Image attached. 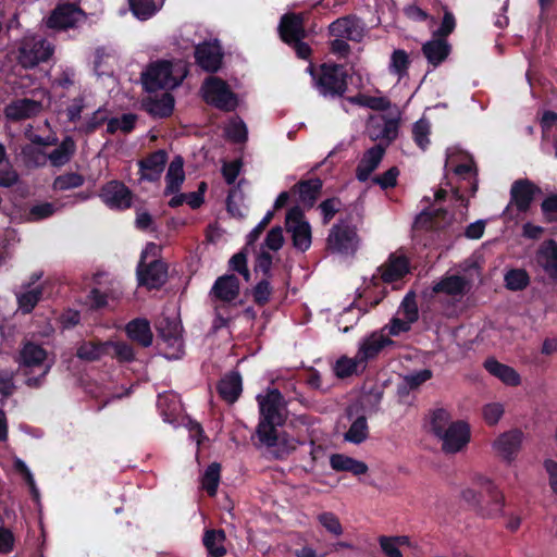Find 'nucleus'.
Instances as JSON below:
<instances>
[{
    "label": "nucleus",
    "instance_id": "53",
    "mask_svg": "<svg viewBox=\"0 0 557 557\" xmlns=\"http://www.w3.org/2000/svg\"><path fill=\"white\" fill-rule=\"evenodd\" d=\"M157 406L162 414L166 417L175 416L181 409L177 396L172 393L160 394L158 396Z\"/></svg>",
    "mask_w": 557,
    "mask_h": 557
},
{
    "label": "nucleus",
    "instance_id": "3",
    "mask_svg": "<svg viewBox=\"0 0 557 557\" xmlns=\"http://www.w3.org/2000/svg\"><path fill=\"white\" fill-rule=\"evenodd\" d=\"M53 51V46L44 37L26 34L20 41L16 58L24 69H33L39 63L48 61Z\"/></svg>",
    "mask_w": 557,
    "mask_h": 557
},
{
    "label": "nucleus",
    "instance_id": "2",
    "mask_svg": "<svg viewBox=\"0 0 557 557\" xmlns=\"http://www.w3.org/2000/svg\"><path fill=\"white\" fill-rule=\"evenodd\" d=\"M187 71L181 62L159 61L152 63L143 74L141 81L148 92L159 89H173L177 87Z\"/></svg>",
    "mask_w": 557,
    "mask_h": 557
},
{
    "label": "nucleus",
    "instance_id": "17",
    "mask_svg": "<svg viewBox=\"0 0 557 557\" xmlns=\"http://www.w3.org/2000/svg\"><path fill=\"white\" fill-rule=\"evenodd\" d=\"M137 276L140 285L148 288H158L163 285L168 277V269L164 262L154 259L147 263L139 262Z\"/></svg>",
    "mask_w": 557,
    "mask_h": 557
},
{
    "label": "nucleus",
    "instance_id": "50",
    "mask_svg": "<svg viewBox=\"0 0 557 557\" xmlns=\"http://www.w3.org/2000/svg\"><path fill=\"white\" fill-rule=\"evenodd\" d=\"M225 134L234 143H244L247 140L248 131L244 121L235 116L226 124Z\"/></svg>",
    "mask_w": 557,
    "mask_h": 557
},
{
    "label": "nucleus",
    "instance_id": "35",
    "mask_svg": "<svg viewBox=\"0 0 557 557\" xmlns=\"http://www.w3.org/2000/svg\"><path fill=\"white\" fill-rule=\"evenodd\" d=\"M220 396L232 404L242 393V377L237 372H231L221 379L218 385Z\"/></svg>",
    "mask_w": 557,
    "mask_h": 557
},
{
    "label": "nucleus",
    "instance_id": "24",
    "mask_svg": "<svg viewBox=\"0 0 557 557\" xmlns=\"http://www.w3.org/2000/svg\"><path fill=\"white\" fill-rule=\"evenodd\" d=\"M385 154V147L381 144L375 145L364 151L357 169L356 177L360 182H366L371 174L377 169Z\"/></svg>",
    "mask_w": 557,
    "mask_h": 557
},
{
    "label": "nucleus",
    "instance_id": "42",
    "mask_svg": "<svg viewBox=\"0 0 557 557\" xmlns=\"http://www.w3.org/2000/svg\"><path fill=\"white\" fill-rule=\"evenodd\" d=\"M164 0H129L132 12L139 20H148L163 5Z\"/></svg>",
    "mask_w": 557,
    "mask_h": 557
},
{
    "label": "nucleus",
    "instance_id": "20",
    "mask_svg": "<svg viewBox=\"0 0 557 557\" xmlns=\"http://www.w3.org/2000/svg\"><path fill=\"white\" fill-rule=\"evenodd\" d=\"M393 344L394 342L383 333V330L376 331L360 341L357 354L367 366L368 362L376 358L386 346Z\"/></svg>",
    "mask_w": 557,
    "mask_h": 557
},
{
    "label": "nucleus",
    "instance_id": "19",
    "mask_svg": "<svg viewBox=\"0 0 557 557\" xmlns=\"http://www.w3.org/2000/svg\"><path fill=\"white\" fill-rule=\"evenodd\" d=\"M329 30L333 37H342L356 42L361 41L366 34L363 23L355 16L337 18L330 24Z\"/></svg>",
    "mask_w": 557,
    "mask_h": 557
},
{
    "label": "nucleus",
    "instance_id": "28",
    "mask_svg": "<svg viewBox=\"0 0 557 557\" xmlns=\"http://www.w3.org/2000/svg\"><path fill=\"white\" fill-rule=\"evenodd\" d=\"M210 294L216 300L231 302L239 295V281L233 274L220 276L214 282Z\"/></svg>",
    "mask_w": 557,
    "mask_h": 557
},
{
    "label": "nucleus",
    "instance_id": "27",
    "mask_svg": "<svg viewBox=\"0 0 557 557\" xmlns=\"http://www.w3.org/2000/svg\"><path fill=\"white\" fill-rule=\"evenodd\" d=\"M535 262L552 278L557 277V244L549 239L542 243L535 255Z\"/></svg>",
    "mask_w": 557,
    "mask_h": 557
},
{
    "label": "nucleus",
    "instance_id": "4",
    "mask_svg": "<svg viewBox=\"0 0 557 557\" xmlns=\"http://www.w3.org/2000/svg\"><path fill=\"white\" fill-rule=\"evenodd\" d=\"M201 94L208 104L219 110L231 112L238 107L237 95L218 76H209L203 81Z\"/></svg>",
    "mask_w": 557,
    "mask_h": 557
},
{
    "label": "nucleus",
    "instance_id": "61",
    "mask_svg": "<svg viewBox=\"0 0 557 557\" xmlns=\"http://www.w3.org/2000/svg\"><path fill=\"white\" fill-rule=\"evenodd\" d=\"M13 467L17 472H20L23 475L24 480L26 481L30 488L33 496L37 498L39 495L38 488L36 487L34 476L29 471L28 467L26 466V463L21 458L14 457Z\"/></svg>",
    "mask_w": 557,
    "mask_h": 557
},
{
    "label": "nucleus",
    "instance_id": "44",
    "mask_svg": "<svg viewBox=\"0 0 557 557\" xmlns=\"http://www.w3.org/2000/svg\"><path fill=\"white\" fill-rule=\"evenodd\" d=\"M410 60L408 53L403 49H396L393 51L389 63L388 72L395 75L398 81L403 79L408 74Z\"/></svg>",
    "mask_w": 557,
    "mask_h": 557
},
{
    "label": "nucleus",
    "instance_id": "23",
    "mask_svg": "<svg viewBox=\"0 0 557 557\" xmlns=\"http://www.w3.org/2000/svg\"><path fill=\"white\" fill-rule=\"evenodd\" d=\"M278 32L282 40L288 45L297 39H304L306 30L302 16L295 13L284 14L278 25Z\"/></svg>",
    "mask_w": 557,
    "mask_h": 557
},
{
    "label": "nucleus",
    "instance_id": "51",
    "mask_svg": "<svg viewBox=\"0 0 557 557\" xmlns=\"http://www.w3.org/2000/svg\"><path fill=\"white\" fill-rule=\"evenodd\" d=\"M21 153L27 166L39 168L47 163V154L40 148L33 145L23 147Z\"/></svg>",
    "mask_w": 557,
    "mask_h": 557
},
{
    "label": "nucleus",
    "instance_id": "32",
    "mask_svg": "<svg viewBox=\"0 0 557 557\" xmlns=\"http://www.w3.org/2000/svg\"><path fill=\"white\" fill-rule=\"evenodd\" d=\"M184 181V159L181 156H175L171 161L165 174L164 195L168 196L178 193Z\"/></svg>",
    "mask_w": 557,
    "mask_h": 557
},
{
    "label": "nucleus",
    "instance_id": "48",
    "mask_svg": "<svg viewBox=\"0 0 557 557\" xmlns=\"http://www.w3.org/2000/svg\"><path fill=\"white\" fill-rule=\"evenodd\" d=\"M84 177L78 173H64L54 178L52 188L55 191H65L81 187L84 184Z\"/></svg>",
    "mask_w": 557,
    "mask_h": 557
},
{
    "label": "nucleus",
    "instance_id": "16",
    "mask_svg": "<svg viewBox=\"0 0 557 557\" xmlns=\"http://www.w3.org/2000/svg\"><path fill=\"white\" fill-rule=\"evenodd\" d=\"M84 17V12L75 4H60L48 17L47 26L49 28L66 29L76 26Z\"/></svg>",
    "mask_w": 557,
    "mask_h": 557
},
{
    "label": "nucleus",
    "instance_id": "41",
    "mask_svg": "<svg viewBox=\"0 0 557 557\" xmlns=\"http://www.w3.org/2000/svg\"><path fill=\"white\" fill-rule=\"evenodd\" d=\"M76 149L75 141L66 137L62 143L47 156V160L54 166H62L70 161Z\"/></svg>",
    "mask_w": 557,
    "mask_h": 557
},
{
    "label": "nucleus",
    "instance_id": "62",
    "mask_svg": "<svg viewBox=\"0 0 557 557\" xmlns=\"http://www.w3.org/2000/svg\"><path fill=\"white\" fill-rule=\"evenodd\" d=\"M230 268L233 271H236L239 274H242L246 281L250 280V273L247 268V257L244 251H239V252L235 253L230 259Z\"/></svg>",
    "mask_w": 557,
    "mask_h": 557
},
{
    "label": "nucleus",
    "instance_id": "58",
    "mask_svg": "<svg viewBox=\"0 0 557 557\" xmlns=\"http://www.w3.org/2000/svg\"><path fill=\"white\" fill-rule=\"evenodd\" d=\"M504 412L505 408L500 403H490L483 407V418L488 425L497 424Z\"/></svg>",
    "mask_w": 557,
    "mask_h": 557
},
{
    "label": "nucleus",
    "instance_id": "37",
    "mask_svg": "<svg viewBox=\"0 0 557 557\" xmlns=\"http://www.w3.org/2000/svg\"><path fill=\"white\" fill-rule=\"evenodd\" d=\"M455 421L450 412L445 408H435L430 411L428 418V431L436 438L440 437Z\"/></svg>",
    "mask_w": 557,
    "mask_h": 557
},
{
    "label": "nucleus",
    "instance_id": "63",
    "mask_svg": "<svg viewBox=\"0 0 557 557\" xmlns=\"http://www.w3.org/2000/svg\"><path fill=\"white\" fill-rule=\"evenodd\" d=\"M411 324L412 323L408 320L397 314V317L393 318L389 324L385 325L382 330L383 332L387 330L388 334L392 336H398L401 333L408 332L411 329Z\"/></svg>",
    "mask_w": 557,
    "mask_h": 557
},
{
    "label": "nucleus",
    "instance_id": "46",
    "mask_svg": "<svg viewBox=\"0 0 557 557\" xmlns=\"http://www.w3.org/2000/svg\"><path fill=\"white\" fill-rule=\"evenodd\" d=\"M282 423L272 421L260 420L257 428V436L260 443L267 447H273L277 443V431L276 426Z\"/></svg>",
    "mask_w": 557,
    "mask_h": 557
},
{
    "label": "nucleus",
    "instance_id": "34",
    "mask_svg": "<svg viewBox=\"0 0 557 557\" xmlns=\"http://www.w3.org/2000/svg\"><path fill=\"white\" fill-rule=\"evenodd\" d=\"M330 465L335 471H346L354 475H362L368 472V466L366 462L343 454L332 455L330 458Z\"/></svg>",
    "mask_w": 557,
    "mask_h": 557
},
{
    "label": "nucleus",
    "instance_id": "1",
    "mask_svg": "<svg viewBox=\"0 0 557 557\" xmlns=\"http://www.w3.org/2000/svg\"><path fill=\"white\" fill-rule=\"evenodd\" d=\"M53 364L47 351L38 344L28 342L20 351L18 368L26 376L25 383L29 387H38Z\"/></svg>",
    "mask_w": 557,
    "mask_h": 557
},
{
    "label": "nucleus",
    "instance_id": "45",
    "mask_svg": "<svg viewBox=\"0 0 557 557\" xmlns=\"http://www.w3.org/2000/svg\"><path fill=\"white\" fill-rule=\"evenodd\" d=\"M65 205L60 201L54 202H41L34 205L28 212L27 221L37 222L40 220L48 219L54 213L59 212Z\"/></svg>",
    "mask_w": 557,
    "mask_h": 557
},
{
    "label": "nucleus",
    "instance_id": "36",
    "mask_svg": "<svg viewBox=\"0 0 557 557\" xmlns=\"http://www.w3.org/2000/svg\"><path fill=\"white\" fill-rule=\"evenodd\" d=\"M110 346L111 342H82L76 349V356L83 361L94 362L108 355Z\"/></svg>",
    "mask_w": 557,
    "mask_h": 557
},
{
    "label": "nucleus",
    "instance_id": "47",
    "mask_svg": "<svg viewBox=\"0 0 557 557\" xmlns=\"http://www.w3.org/2000/svg\"><path fill=\"white\" fill-rule=\"evenodd\" d=\"M349 443L360 444L368 437V423L364 417L357 418L344 435Z\"/></svg>",
    "mask_w": 557,
    "mask_h": 557
},
{
    "label": "nucleus",
    "instance_id": "22",
    "mask_svg": "<svg viewBox=\"0 0 557 557\" xmlns=\"http://www.w3.org/2000/svg\"><path fill=\"white\" fill-rule=\"evenodd\" d=\"M168 161V153L164 150H158L139 161L140 178L149 182H156L160 178Z\"/></svg>",
    "mask_w": 557,
    "mask_h": 557
},
{
    "label": "nucleus",
    "instance_id": "56",
    "mask_svg": "<svg viewBox=\"0 0 557 557\" xmlns=\"http://www.w3.org/2000/svg\"><path fill=\"white\" fill-rule=\"evenodd\" d=\"M505 282L510 290H521L528 285L529 276L524 270H511L505 275Z\"/></svg>",
    "mask_w": 557,
    "mask_h": 557
},
{
    "label": "nucleus",
    "instance_id": "40",
    "mask_svg": "<svg viewBox=\"0 0 557 557\" xmlns=\"http://www.w3.org/2000/svg\"><path fill=\"white\" fill-rule=\"evenodd\" d=\"M202 542L210 556L222 557L226 554L224 547L225 533L223 530H207Z\"/></svg>",
    "mask_w": 557,
    "mask_h": 557
},
{
    "label": "nucleus",
    "instance_id": "21",
    "mask_svg": "<svg viewBox=\"0 0 557 557\" xmlns=\"http://www.w3.org/2000/svg\"><path fill=\"white\" fill-rule=\"evenodd\" d=\"M42 111V103L28 98L17 99L4 108V115L11 121H21L38 115Z\"/></svg>",
    "mask_w": 557,
    "mask_h": 557
},
{
    "label": "nucleus",
    "instance_id": "25",
    "mask_svg": "<svg viewBox=\"0 0 557 557\" xmlns=\"http://www.w3.org/2000/svg\"><path fill=\"white\" fill-rule=\"evenodd\" d=\"M195 58L198 65L207 72H216L222 62L221 48L215 44L206 42L196 47Z\"/></svg>",
    "mask_w": 557,
    "mask_h": 557
},
{
    "label": "nucleus",
    "instance_id": "60",
    "mask_svg": "<svg viewBox=\"0 0 557 557\" xmlns=\"http://www.w3.org/2000/svg\"><path fill=\"white\" fill-rule=\"evenodd\" d=\"M432 377V371L429 369H422L412 373H409L404 376V385L405 388L409 387L411 389L419 387L424 382L429 381Z\"/></svg>",
    "mask_w": 557,
    "mask_h": 557
},
{
    "label": "nucleus",
    "instance_id": "49",
    "mask_svg": "<svg viewBox=\"0 0 557 557\" xmlns=\"http://www.w3.org/2000/svg\"><path fill=\"white\" fill-rule=\"evenodd\" d=\"M221 467L219 463H211L205 471L201 480L202 488L207 491L210 496H214L220 483Z\"/></svg>",
    "mask_w": 557,
    "mask_h": 557
},
{
    "label": "nucleus",
    "instance_id": "54",
    "mask_svg": "<svg viewBox=\"0 0 557 557\" xmlns=\"http://www.w3.org/2000/svg\"><path fill=\"white\" fill-rule=\"evenodd\" d=\"M398 315H401L410 323H414L419 318L418 306L416 296L413 293H408L403 299L400 307L397 311Z\"/></svg>",
    "mask_w": 557,
    "mask_h": 557
},
{
    "label": "nucleus",
    "instance_id": "12",
    "mask_svg": "<svg viewBox=\"0 0 557 557\" xmlns=\"http://www.w3.org/2000/svg\"><path fill=\"white\" fill-rule=\"evenodd\" d=\"M357 246L358 236L355 227L339 223L331 228L327 237V247L332 251L349 255L356 251Z\"/></svg>",
    "mask_w": 557,
    "mask_h": 557
},
{
    "label": "nucleus",
    "instance_id": "30",
    "mask_svg": "<svg viewBox=\"0 0 557 557\" xmlns=\"http://www.w3.org/2000/svg\"><path fill=\"white\" fill-rule=\"evenodd\" d=\"M485 370L508 386H518L521 383L520 374L507 364L500 363L495 358L484 361Z\"/></svg>",
    "mask_w": 557,
    "mask_h": 557
},
{
    "label": "nucleus",
    "instance_id": "39",
    "mask_svg": "<svg viewBox=\"0 0 557 557\" xmlns=\"http://www.w3.org/2000/svg\"><path fill=\"white\" fill-rule=\"evenodd\" d=\"M366 364L356 354L355 357L349 358L346 356L341 357L334 366V372L338 377H347L352 374H358L364 371Z\"/></svg>",
    "mask_w": 557,
    "mask_h": 557
},
{
    "label": "nucleus",
    "instance_id": "18",
    "mask_svg": "<svg viewBox=\"0 0 557 557\" xmlns=\"http://www.w3.org/2000/svg\"><path fill=\"white\" fill-rule=\"evenodd\" d=\"M522 441L523 433L518 429H513L500 434L493 442L492 447L496 455H498L507 462H511L518 455L522 445Z\"/></svg>",
    "mask_w": 557,
    "mask_h": 557
},
{
    "label": "nucleus",
    "instance_id": "9",
    "mask_svg": "<svg viewBox=\"0 0 557 557\" xmlns=\"http://www.w3.org/2000/svg\"><path fill=\"white\" fill-rule=\"evenodd\" d=\"M160 338L164 345V356L168 359H178L184 352L182 326L176 319L162 318L157 324Z\"/></svg>",
    "mask_w": 557,
    "mask_h": 557
},
{
    "label": "nucleus",
    "instance_id": "57",
    "mask_svg": "<svg viewBox=\"0 0 557 557\" xmlns=\"http://www.w3.org/2000/svg\"><path fill=\"white\" fill-rule=\"evenodd\" d=\"M319 522L322 527L335 536H339L343 534V527L339 522V519L333 512H322L318 516Z\"/></svg>",
    "mask_w": 557,
    "mask_h": 557
},
{
    "label": "nucleus",
    "instance_id": "52",
    "mask_svg": "<svg viewBox=\"0 0 557 557\" xmlns=\"http://www.w3.org/2000/svg\"><path fill=\"white\" fill-rule=\"evenodd\" d=\"M431 125L425 119H420L413 124L412 136L414 143L422 150H425L430 144Z\"/></svg>",
    "mask_w": 557,
    "mask_h": 557
},
{
    "label": "nucleus",
    "instance_id": "14",
    "mask_svg": "<svg viewBox=\"0 0 557 557\" xmlns=\"http://www.w3.org/2000/svg\"><path fill=\"white\" fill-rule=\"evenodd\" d=\"M99 197L111 209L124 210L132 206L133 194L122 182L110 181L102 186Z\"/></svg>",
    "mask_w": 557,
    "mask_h": 557
},
{
    "label": "nucleus",
    "instance_id": "64",
    "mask_svg": "<svg viewBox=\"0 0 557 557\" xmlns=\"http://www.w3.org/2000/svg\"><path fill=\"white\" fill-rule=\"evenodd\" d=\"M379 544H380L382 552L387 557H403V554L399 550V547L393 536H385V535L380 536Z\"/></svg>",
    "mask_w": 557,
    "mask_h": 557
},
{
    "label": "nucleus",
    "instance_id": "59",
    "mask_svg": "<svg viewBox=\"0 0 557 557\" xmlns=\"http://www.w3.org/2000/svg\"><path fill=\"white\" fill-rule=\"evenodd\" d=\"M361 315L360 309L355 308L352 305L347 307L341 314L338 320L339 330L343 333H347L351 325L358 321Z\"/></svg>",
    "mask_w": 557,
    "mask_h": 557
},
{
    "label": "nucleus",
    "instance_id": "33",
    "mask_svg": "<svg viewBox=\"0 0 557 557\" xmlns=\"http://www.w3.org/2000/svg\"><path fill=\"white\" fill-rule=\"evenodd\" d=\"M422 51L428 61L436 66L448 57L450 46L446 39L433 36L423 45Z\"/></svg>",
    "mask_w": 557,
    "mask_h": 557
},
{
    "label": "nucleus",
    "instance_id": "11",
    "mask_svg": "<svg viewBox=\"0 0 557 557\" xmlns=\"http://www.w3.org/2000/svg\"><path fill=\"white\" fill-rule=\"evenodd\" d=\"M470 437L469 424L457 420L437 440L442 443L441 447L445 454H457L468 445Z\"/></svg>",
    "mask_w": 557,
    "mask_h": 557
},
{
    "label": "nucleus",
    "instance_id": "26",
    "mask_svg": "<svg viewBox=\"0 0 557 557\" xmlns=\"http://www.w3.org/2000/svg\"><path fill=\"white\" fill-rule=\"evenodd\" d=\"M41 277V274H34L32 276L33 282L25 284L21 287L18 292H16V299L18 304V309L23 313H29L42 296V287L41 285H35V282Z\"/></svg>",
    "mask_w": 557,
    "mask_h": 557
},
{
    "label": "nucleus",
    "instance_id": "38",
    "mask_svg": "<svg viewBox=\"0 0 557 557\" xmlns=\"http://www.w3.org/2000/svg\"><path fill=\"white\" fill-rule=\"evenodd\" d=\"M126 333L129 338L138 342L141 346L148 347L152 344V332L146 319H135L126 325Z\"/></svg>",
    "mask_w": 557,
    "mask_h": 557
},
{
    "label": "nucleus",
    "instance_id": "7",
    "mask_svg": "<svg viewBox=\"0 0 557 557\" xmlns=\"http://www.w3.org/2000/svg\"><path fill=\"white\" fill-rule=\"evenodd\" d=\"M285 227L292 237L295 249L305 252L310 248L312 243L311 226L299 207H293L288 210Z\"/></svg>",
    "mask_w": 557,
    "mask_h": 557
},
{
    "label": "nucleus",
    "instance_id": "31",
    "mask_svg": "<svg viewBox=\"0 0 557 557\" xmlns=\"http://www.w3.org/2000/svg\"><path fill=\"white\" fill-rule=\"evenodd\" d=\"M385 283H392L401 278L409 271V262L404 256L392 255L379 269Z\"/></svg>",
    "mask_w": 557,
    "mask_h": 557
},
{
    "label": "nucleus",
    "instance_id": "43",
    "mask_svg": "<svg viewBox=\"0 0 557 557\" xmlns=\"http://www.w3.org/2000/svg\"><path fill=\"white\" fill-rule=\"evenodd\" d=\"M295 187L299 193L300 201L311 207L322 188V181L320 178L301 181Z\"/></svg>",
    "mask_w": 557,
    "mask_h": 557
},
{
    "label": "nucleus",
    "instance_id": "8",
    "mask_svg": "<svg viewBox=\"0 0 557 557\" xmlns=\"http://www.w3.org/2000/svg\"><path fill=\"white\" fill-rule=\"evenodd\" d=\"M400 112L397 107L388 115L371 116L367 131L372 140H383L386 145L394 141L398 136Z\"/></svg>",
    "mask_w": 557,
    "mask_h": 557
},
{
    "label": "nucleus",
    "instance_id": "5",
    "mask_svg": "<svg viewBox=\"0 0 557 557\" xmlns=\"http://www.w3.org/2000/svg\"><path fill=\"white\" fill-rule=\"evenodd\" d=\"M313 76L314 86L323 97H341L347 90V74L343 65L323 64L318 77L313 75L311 66L308 67Z\"/></svg>",
    "mask_w": 557,
    "mask_h": 557
},
{
    "label": "nucleus",
    "instance_id": "55",
    "mask_svg": "<svg viewBox=\"0 0 557 557\" xmlns=\"http://www.w3.org/2000/svg\"><path fill=\"white\" fill-rule=\"evenodd\" d=\"M459 154V151L457 148H448L446 152V162H445V169L451 170L458 175H465L471 172L472 165L471 161L466 163L456 164V158Z\"/></svg>",
    "mask_w": 557,
    "mask_h": 557
},
{
    "label": "nucleus",
    "instance_id": "29",
    "mask_svg": "<svg viewBox=\"0 0 557 557\" xmlns=\"http://www.w3.org/2000/svg\"><path fill=\"white\" fill-rule=\"evenodd\" d=\"M143 107L153 117H166L173 112L174 98L169 92H163L160 96L149 95L143 100Z\"/></svg>",
    "mask_w": 557,
    "mask_h": 557
},
{
    "label": "nucleus",
    "instance_id": "6",
    "mask_svg": "<svg viewBox=\"0 0 557 557\" xmlns=\"http://www.w3.org/2000/svg\"><path fill=\"white\" fill-rule=\"evenodd\" d=\"M472 484L483 492L476 513L483 518H495L503 512L505 497L496 484L483 474H474Z\"/></svg>",
    "mask_w": 557,
    "mask_h": 557
},
{
    "label": "nucleus",
    "instance_id": "13",
    "mask_svg": "<svg viewBox=\"0 0 557 557\" xmlns=\"http://www.w3.org/2000/svg\"><path fill=\"white\" fill-rule=\"evenodd\" d=\"M471 283L461 275H445L432 286V294L442 295L451 301H460L469 292Z\"/></svg>",
    "mask_w": 557,
    "mask_h": 557
},
{
    "label": "nucleus",
    "instance_id": "15",
    "mask_svg": "<svg viewBox=\"0 0 557 557\" xmlns=\"http://www.w3.org/2000/svg\"><path fill=\"white\" fill-rule=\"evenodd\" d=\"M260 408V420L283 423L285 419V406L283 397L277 389H270L264 395L257 397Z\"/></svg>",
    "mask_w": 557,
    "mask_h": 557
},
{
    "label": "nucleus",
    "instance_id": "10",
    "mask_svg": "<svg viewBox=\"0 0 557 557\" xmlns=\"http://www.w3.org/2000/svg\"><path fill=\"white\" fill-rule=\"evenodd\" d=\"M540 193V188L528 180L516 181L510 189V202L503 212L504 216L509 219L516 218L512 214L513 209L518 213L527 212L534 199L535 194Z\"/></svg>",
    "mask_w": 557,
    "mask_h": 557
}]
</instances>
